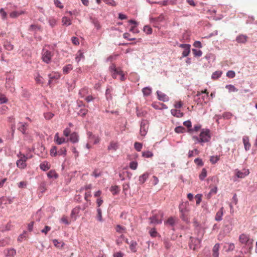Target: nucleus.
<instances>
[{"instance_id":"obj_1","label":"nucleus","mask_w":257,"mask_h":257,"mask_svg":"<svg viewBox=\"0 0 257 257\" xmlns=\"http://www.w3.org/2000/svg\"><path fill=\"white\" fill-rule=\"evenodd\" d=\"M239 242L242 246L248 249L249 252L252 248L253 239L251 238L249 235L242 233L239 236Z\"/></svg>"},{"instance_id":"obj_2","label":"nucleus","mask_w":257,"mask_h":257,"mask_svg":"<svg viewBox=\"0 0 257 257\" xmlns=\"http://www.w3.org/2000/svg\"><path fill=\"white\" fill-rule=\"evenodd\" d=\"M109 70L113 78L116 79L117 75H119L121 81H124L125 79L124 74L121 69L119 67H116L115 64H112L109 66Z\"/></svg>"},{"instance_id":"obj_3","label":"nucleus","mask_w":257,"mask_h":257,"mask_svg":"<svg viewBox=\"0 0 257 257\" xmlns=\"http://www.w3.org/2000/svg\"><path fill=\"white\" fill-rule=\"evenodd\" d=\"M211 138L210 131L208 129L203 130L199 135V137L193 136V139L197 143H204L208 142Z\"/></svg>"},{"instance_id":"obj_4","label":"nucleus","mask_w":257,"mask_h":257,"mask_svg":"<svg viewBox=\"0 0 257 257\" xmlns=\"http://www.w3.org/2000/svg\"><path fill=\"white\" fill-rule=\"evenodd\" d=\"M53 56V54L51 51L45 49H43L42 52V59L44 62L47 64L50 63Z\"/></svg>"},{"instance_id":"obj_5","label":"nucleus","mask_w":257,"mask_h":257,"mask_svg":"<svg viewBox=\"0 0 257 257\" xmlns=\"http://www.w3.org/2000/svg\"><path fill=\"white\" fill-rule=\"evenodd\" d=\"M19 159L17 161V166L20 169H24L27 166L26 161L28 158L24 154L21 153L18 155Z\"/></svg>"},{"instance_id":"obj_6","label":"nucleus","mask_w":257,"mask_h":257,"mask_svg":"<svg viewBox=\"0 0 257 257\" xmlns=\"http://www.w3.org/2000/svg\"><path fill=\"white\" fill-rule=\"evenodd\" d=\"M149 127V122L147 120H143L140 125V135L144 137L146 135Z\"/></svg>"},{"instance_id":"obj_7","label":"nucleus","mask_w":257,"mask_h":257,"mask_svg":"<svg viewBox=\"0 0 257 257\" xmlns=\"http://www.w3.org/2000/svg\"><path fill=\"white\" fill-rule=\"evenodd\" d=\"M200 240L198 238L190 237V242L189 243V247L190 249L196 250L199 246Z\"/></svg>"},{"instance_id":"obj_8","label":"nucleus","mask_w":257,"mask_h":257,"mask_svg":"<svg viewBox=\"0 0 257 257\" xmlns=\"http://www.w3.org/2000/svg\"><path fill=\"white\" fill-rule=\"evenodd\" d=\"M163 214L162 212H159L158 214H156L150 218L151 223L160 224L162 222Z\"/></svg>"},{"instance_id":"obj_9","label":"nucleus","mask_w":257,"mask_h":257,"mask_svg":"<svg viewBox=\"0 0 257 257\" xmlns=\"http://www.w3.org/2000/svg\"><path fill=\"white\" fill-rule=\"evenodd\" d=\"M249 173L248 169H243L242 171L235 170V175L239 178H243Z\"/></svg>"},{"instance_id":"obj_10","label":"nucleus","mask_w":257,"mask_h":257,"mask_svg":"<svg viewBox=\"0 0 257 257\" xmlns=\"http://www.w3.org/2000/svg\"><path fill=\"white\" fill-rule=\"evenodd\" d=\"M48 77L49 78L48 85H50L53 80L59 79L60 78V75L58 72H52L48 75Z\"/></svg>"},{"instance_id":"obj_11","label":"nucleus","mask_w":257,"mask_h":257,"mask_svg":"<svg viewBox=\"0 0 257 257\" xmlns=\"http://www.w3.org/2000/svg\"><path fill=\"white\" fill-rule=\"evenodd\" d=\"M180 211L181 212V218L183 220L185 221H188V212L189 210L186 208L183 209L181 207H180Z\"/></svg>"},{"instance_id":"obj_12","label":"nucleus","mask_w":257,"mask_h":257,"mask_svg":"<svg viewBox=\"0 0 257 257\" xmlns=\"http://www.w3.org/2000/svg\"><path fill=\"white\" fill-rule=\"evenodd\" d=\"M4 253L7 257H14L16 254V251L14 248H7L4 250Z\"/></svg>"},{"instance_id":"obj_13","label":"nucleus","mask_w":257,"mask_h":257,"mask_svg":"<svg viewBox=\"0 0 257 257\" xmlns=\"http://www.w3.org/2000/svg\"><path fill=\"white\" fill-rule=\"evenodd\" d=\"M248 39V37L246 35L240 34L238 35L236 38V41L238 43H245Z\"/></svg>"},{"instance_id":"obj_14","label":"nucleus","mask_w":257,"mask_h":257,"mask_svg":"<svg viewBox=\"0 0 257 257\" xmlns=\"http://www.w3.org/2000/svg\"><path fill=\"white\" fill-rule=\"evenodd\" d=\"M28 125L27 123L19 122L18 123V130L21 132L23 134H26L27 128Z\"/></svg>"},{"instance_id":"obj_15","label":"nucleus","mask_w":257,"mask_h":257,"mask_svg":"<svg viewBox=\"0 0 257 257\" xmlns=\"http://www.w3.org/2000/svg\"><path fill=\"white\" fill-rule=\"evenodd\" d=\"M157 94L158 95V98L160 100L163 101H167L169 100V97L161 91H157Z\"/></svg>"},{"instance_id":"obj_16","label":"nucleus","mask_w":257,"mask_h":257,"mask_svg":"<svg viewBox=\"0 0 257 257\" xmlns=\"http://www.w3.org/2000/svg\"><path fill=\"white\" fill-rule=\"evenodd\" d=\"M51 167L50 164L47 161H44L42 162L40 165V169L44 171H46L48 170Z\"/></svg>"},{"instance_id":"obj_17","label":"nucleus","mask_w":257,"mask_h":257,"mask_svg":"<svg viewBox=\"0 0 257 257\" xmlns=\"http://www.w3.org/2000/svg\"><path fill=\"white\" fill-rule=\"evenodd\" d=\"M220 248V245L219 243H216L212 249V256L213 257L219 256V249Z\"/></svg>"},{"instance_id":"obj_18","label":"nucleus","mask_w":257,"mask_h":257,"mask_svg":"<svg viewBox=\"0 0 257 257\" xmlns=\"http://www.w3.org/2000/svg\"><path fill=\"white\" fill-rule=\"evenodd\" d=\"M79 136L76 132H73L70 136L69 141L73 143H76L78 142Z\"/></svg>"},{"instance_id":"obj_19","label":"nucleus","mask_w":257,"mask_h":257,"mask_svg":"<svg viewBox=\"0 0 257 257\" xmlns=\"http://www.w3.org/2000/svg\"><path fill=\"white\" fill-rule=\"evenodd\" d=\"M223 210H224V208L223 207H222L221 208H220V209L217 212L216 215H215V220L217 221H220L222 220V216L223 214Z\"/></svg>"},{"instance_id":"obj_20","label":"nucleus","mask_w":257,"mask_h":257,"mask_svg":"<svg viewBox=\"0 0 257 257\" xmlns=\"http://www.w3.org/2000/svg\"><path fill=\"white\" fill-rule=\"evenodd\" d=\"M171 112L173 116L177 117H181L184 115L183 113L181 112L180 110L176 108L171 109Z\"/></svg>"},{"instance_id":"obj_21","label":"nucleus","mask_w":257,"mask_h":257,"mask_svg":"<svg viewBox=\"0 0 257 257\" xmlns=\"http://www.w3.org/2000/svg\"><path fill=\"white\" fill-rule=\"evenodd\" d=\"M224 248L227 252L232 251L235 248V245L233 243H227L224 245Z\"/></svg>"},{"instance_id":"obj_22","label":"nucleus","mask_w":257,"mask_h":257,"mask_svg":"<svg viewBox=\"0 0 257 257\" xmlns=\"http://www.w3.org/2000/svg\"><path fill=\"white\" fill-rule=\"evenodd\" d=\"M118 145L117 142L111 141L108 146L107 149L108 150L116 151L118 149Z\"/></svg>"},{"instance_id":"obj_23","label":"nucleus","mask_w":257,"mask_h":257,"mask_svg":"<svg viewBox=\"0 0 257 257\" xmlns=\"http://www.w3.org/2000/svg\"><path fill=\"white\" fill-rule=\"evenodd\" d=\"M243 143L244 146V149L246 151L249 150L250 147V144L249 143L248 138L247 137H244L243 138Z\"/></svg>"},{"instance_id":"obj_24","label":"nucleus","mask_w":257,"mask_h":257,"mask_svg":"<svg viewBox=\"0 0 257 257\" xmlns=\"http://www.w3.org/2000/svg\"><path fill=\"white\" fill-rule=\"evenodd\" d=\"M47 176L49 178L57 179L58 178L59 176L55 170H51L47 173Z\"/></svg>"},{"instance_id":"obj_25","label":"nucleus","mask_w":257,"mask_h":257,"mask_svg":"<svg viewBox=\"0 0 257 257\" xmlns=\"http://www.w3.org/2000/svg\"><path fill=\"white\" fill-rule=\"evenodd\" d=\"M124 240V235L123 234H120L119 236H117L116 239V243L118 245H121Z\"/></svg>"},{"instance_id":"obj_26","label":"nucleus","mask_w":257,"mask_h":257,"mask_svg":"<svg viewBox=\"0 0 257 257\" xmlns=\"http://www.w3.org/2000/svg\"><path fill=\"white\" fill-rule=\"evenodd\" d=\"M115 230L117 232L122 234L126 232V228L120 225H117L115 226Z\"/></svg>"},{"instance_id":"obj_27","label":"nucleus","mask_w":257,"mask_h":257,"mask_svg":"<svg viewBox=\"0 0 257 257\" xmlns=\"http://www.w3.org/2000/svg\"><path fill=\"white\" fill-rule=\"evenodd\" d=\"M148 177L149 173H145L142 175L140 176L139 179L140 183L143 184L148 179Z\"/></svg>"},{"instance_id":"obj_28","label":"nucleus","mask_w":257,"mask_h":257,"mask_svg":"<svg viewBox=\"0 0 257 257\" xmlns=\"http://www.w3.org/2000/svg\"><path fill=\"white\" fill-rule=\"evenodd\" d=\"M53 242L56 247L59 248H62L64 245V243L63 241H59L57 239H53Z\"/></svg>"},{"instance_id":"obj_29","label":"nucleus","mask_w":257,"mask_h":257,"mask_svg":"<svg viewBox=\"0 0 257 257\" xmlns=\"http://www.w3.org/2000/svg\"><path fill=\"white\" fill-rule=\"evenodd\" d=\"M137 243L135 241H132L130 244V248L133 252L137 251Z\"/></svg>"},{"instance_id":"obj_30","label":"nucleus","mask_w":257,"mask_h":257,"mask_svg":"<svg viewBox=\"0 0 257 257\" xmlns=\"http://www.w3.org/2000/svg\"><path fill=\"white\" fill-rule=\"evenodd\" d=\"M89 90L88 88L84 87L81 89L79 92V94L80 95L81 97H84L88 94Z\"/></svg>"},{"instance_id":"obj_31","label":"nucleus","mask_w":257,"mask_h":257,"mask_svg":"<svg viewBox=\"0 0 257 257\" xmlns=\"http://www.w3.org/2000/svg\"><path fill=\"white\" fill-rule=\"evenodd\" d=\"M142 92L145 96H149L152 93V88L150 87H146L142 89Z\"/></svg>"},{"instance_id":"obj_32","label":"nucleus","mask_w":257,"mask_h":257,"mask_svg":"<svg viewBox=\"0 0 257 257\" xmlns=\"http://www.w3.org/2000/svg\"><path fill=\"white\" fill-rule=\"evenodd\" d=\"M62 22L63 25L69 26L71 24V20L70 19L67 17L62 18Z\"/></svg>"},{"instance_id":"obj_33","label":"nucleus","mask_w":257,"mask_h":257,"mask_svg":"<svg viewBox=\"0 0 257 257\" xmlns=\"http://www.w3.org/2000/svg\"><path fill=\"white\" fill-rule=\"evenodd\" d=\"M89 135V138L90 140L93 139L94 140V144H96L98 143L100 141V139L98 137H95L92 135V134L90 132L88 133Z\"/></svg>"},{"instance_id":"obj_34","label":"nucleus","mask_w":257,"mask_h":257,"mask_svg":"<svg viewBox=\"0 0 257 257\" xmlns=\"http://www.w3.org/2000/svg\"><path fill=\"white\" fill-rule=\"evenodd\" d=\"M80 209L79 207H76L73 208L71 213V216L72 218L74 217V219L75 220V216L78 214L79 212Z\"/></svg>"},{"instance_id":"obj_35","label":"nucleus","mask_w":257,"mask_h":257,"mask_svg":"<svg viewBox=\"0 0 257 257\" xmlns=\"http://www.w3.org/2000/svg\"><path fill=\"white\" fill-rule=\"evenodd\" d=\"M190 47L191 46L190 45H189V46H188L187 47L184 49V50L182 52L183 57H186L189 55L190 52Z\"/></svg>"},{"instance_id":"obj_36","label":"nucleus","mask_w":257,"mask_h":257,"mask_svg":"<svg viewBox=\"0 0 257 257\" xmlns=\"http://www.w3.org/2000/svg\"><path fill=\"white\" fill-rule=\"evenodd\" d=\"M221 71H217L212 74L211 77L213 79H217V78H219L221 76Z\"/></svg>"},{"instance_id":"obj_37","label":"nucleus","mask_w":257,"mask_h":257,"mask_svg":"<svg viewBox=\"0 0 257 257\" xmlns=\"http://www.w3.org/2000/svg\"><path fill=\"white\" fill-rule=\"evenodd\" d=\"M142 156L145 158H151L153 156V153L149 151L143 152L142 153Z\"/></svg>"},{"instance_id":"obj_38","label":"nucleus","mask_w":257,"mask_h":257,"mask_svg":"<svg viewBox=\"0 0 257 257\" xmlns=\"http://www.w3.org/2000/svg\"><path fill=\"white\" fill-rule=\"evenodd\" d=\"M201 128V125L199 124H197L194 126L193 128H189L188 130V132L190 134L193 133L194 132H198Z\"/></svg>"},{"instance_id":"obj_39","label":"nucleus","mask_w":257,"mask_h":257,"mask_svg":"<svg viewBox=\"0 0 257 257\" xmlns=\"http://www.w3.org/2000/svg\"><path fill=\"white\" fill-rule=\"evenodd\" d=\"M207 176V171L205 168H203L202 170V171L199 175V179L201 180H204V179Z\"/></svg>"},{"instance_id":"obj_40","label":"nucleus","mask_w":257,"mask_h":257,"mask_svg":"<svg viewBox=\"0 0 257 257\" xmlns=\"http://www.w3.org/2000/svg\"><path fill=\"white\" fill-rule=\"evenodd\" d=\"M8 101V98L6 97L5 94L0 93V104H3L7 103Z\"/></svg>"},{"instance_id":"obj_41","label":"nucleus","mask_w":257,"mask_h":257,"mask_svg":"<svg viewBox=\"0 0 257 257\" xmlns=\"http://www.w3.org/2000/svg\"><path fill=\"white\" fill-rule=\"evenodd\" d=\"M73 68L72 65L71 64H69L66 65L63 68V72L64 73L67 74L69 72L70 70H71Z\"/></svg>"},{"instance_id":"obj_42","label":"nucleus","mask_w":257,"mask_h":257,"mask_svg":"<svg viewBox=\"0 0 257 257\" xmlns=\"http://www.w3.org/2000/svg\"><path fill=\"white\" fill-rule=\"evenodd\" d=\"M23 13V12H19L17 11H14L10 14V16L11 18H15Z\"/></svg>"},{"instance_id":"obj_43","label":"nucleus","mask_w":257,"mask_h":257,"mask_svg":"<svg viewBox=\"0 0 257 257\" xmlns=\"http://www.w3.org/2000/svg\"><path fill=\"white\" fill-rule=\"evenodd\" d=\"M4 47L7 50L9 51H11L14 48V46L9 42H5L4 44Z\"/></svg>"},{"instance_id":"obj_44","label":"nucleus","mask_w":257,"mask_h":257,"mask_svg":"<svg viewBox=\"0 0 257 257\" xmlns=\"http://www.w3.org/2000/svg\"><path fill=\"white\" fill-rule=\"evenodd\" d=\"M50 155L51 156L55 157L57 155H58V151L56 147H53L51 148L50 150Z\"/></svg>"},{"instance_id":"obj_45","label":"nucleus","mask_w":257,"mask_h":257,"mask_svg":"<svg viewBox=\"0 0 257 257\" xmlns=\"http://www.w3.org/2000/svg\"><path fill=\"white\" fill-rule=\"evenodd\" d=\"M97 220L99 221H102V212L100 208H98L97 209Z\"/></svg>"},{"instance_id":"obj_46","label":"nucleus","mask_w":257,"mask_h":257,"mask_svg":"<svg viewBox=\"0 0 257 257\" xmlns=\"http://www.w3.org/2000/svg\"><path fill=\"white\" fill-rule=\"evenodd\" d=\"M175 131L177 133H183L185 131V128L183 126H179L175 128Z\"/></svg>"},{"instance_id":"obj_47","label":"nucleus","mask_w":257,"mask_h":257,"mask_svg":"<svg viewBox=\"0 0 257 257\" xmlns=\"http://www.w3.org/2000/svg\"><path fill=\"white\" fill-rule=\"evenodd\" d=\"M226 88L228 89L229 92H236L238 90L237 89L232 85H227L226 86Z\"/></svg>"},{"instance_id":"obj_48","label":"nucleus","mask_w":257,"mask_h":257,"mask_svg":"<svg viewBox=\"0 0 257 257\" xmlns=\"http://www.w3.org/2000/svg\"><path fill=\"white\" fill-rule=\"evenodd\" d=\"M103 2L107 5L113 7L116 6V4L114 0H103Z\"/></svg>"},{"instance_id":"obj_49","label":"nucleus","mask_w":257,"mask_h":257,"mask_svg":"<svg viewBox=\"0 0 257 257\" xmlns=\"http://www.w3.org/2000/svg\"><path fill=\"white\" fill-rule=\"evenodd\" d=\"M142 144L140 143L136 142L134 144L135 149L138 152L141 151L142 148Z\"/></svg>"},{"instance_id":"obj_50","label":"nucleus","mask_w":257,"mask_h":257,"mask_svg":"<svg viewBox=\"0 0 257 257\" xmlns=\"http://www.w3.org/2000/svg\"><path fill=\"white\" fill-rule=\"evenodd\" d=\"M67 154V150L65 148H62L58 151V155L66 156Z\"/></svg>"},{"instance_id":"obj_51","label":"nucleus","mask_w":257,"mask_h":257,"mask_svg":"<svg viewBox=\"0 0 257 257\" xmlns=\"http://www.w3.org/2000/svg\"><path fill=\"white\" fill-rule=\"evenodd\" d=\"M219 160L218 156H211L210 159V161L212 164H215Z\"/></svg>"},{"instance_id":"obj_52","label":"nucleus","mask_w":257,"mask_h":257,"mask_svg":"<svg viewBox=\"0 0 257 257\" xmlns=\"http://www.w3.org/2000/svg\"><path fill=\"white\" fill-rule=\"evenodd\" d=\"M144 31L147 34H150L152 33V29L148 26H145L144 27Z\"/></svg>"},{"instance_id":"obj_53","label":"nucleus","mask_w":257,"mask_h":257,"mask_svg":"<svg viewBox=\"0 0 257 257\" xmlns=\"http://www.w3.org/2000/svg\"><path fill=\"white\" fill-rule=\"evenodd\" d=\"M27 185V181H21L18 184V186L20 188H25Z\"/></svg>"},{"instance_id":"obj_54","label":"nucleus","mask_w":257,"mask_h":257,"mask_svg":"<svg viewBox=\"0 0 257 257\" xmlns=\"http://www.w3.org/2000/svg\"><path fill=\"white\" fill-rule=\"evenodd\" d=\"M49 23L51 27H53L56 25L57 20L53 18H50V19L49 20Z\"/></svg>"},{"instance_id":"obj_55","label":"nucleus","mask_w":257,"mask_h":257,"mask_svg":"<svg viewBox=\"0 0 257 257\" xmlns=\"http://www.w3.org/2000/svg\"><path fill=\"white\" fill-rule=\"evenodd\" d=\"M226 76L228 78H233L235 77V73L234 71L230 70L226 73Z\"/></svg>"},{"instance_id":"obj_56","label":"nucleus","mask_w":257,"mask_h":257,"mask_svg":"<svg viewBox=\"0 0 257 257\" xmlns=\"http://www.w3.org/2000/svg\"><path fill=\"white\" fill-rule=\"evenodd\" d=\"M166 223L171 226H173L175 224V219L173 217H170L167 219Z\"/></svg>"},{"instance_id":"obj_57","label":"nucleus","mask_w":257,"mask_h":257,"mask_svg":"<svg viewBox=\"0 0 257 257\" xmlns=\"http://www.w3.org/2000/svg\"><path fill=\"white\" fill-rule=\"evenodd\" d=\"M192 51H193V54L195 56L200 57L202 54V52L201 50H198L194 49L192 50Z\"/></svg>"},{"instance_id":"obj_58","label":"nucleus","mask_w":257,"mask_h":257,"mask_svg":"<svg viewBox=\"0 0 257 257\" xmlns=\"http://www.w3.org/2000/svg\"><path fill=\"white\" fill-rule=\"evenodd\" d=\"M54 114L50 112L44 113V117L47 119H51L54 116Z\"/></svg>"},{"instance_id":"obj_59","label":"nucleus","mask_w":257,"mask_h":257,"mask_svg":"<svg viewBox=\"0 0 257 257\" xmlns=\"http://www.w3.org/2000/svg\"><path fill=\"white\" fill-rule=\"evenodd\" d=\"M61 221L65 224H69L70 221L68 220V218L66 216H63L61 218Z\"/></svg>"},{"instance_id":"obj_60","label":"nucleus","mask_w":257,"mask_h":257,"mask_svg":"<svg viewBox=\"0 0 257 257\" xmlns=\"http://www.w3.org/2000/svg\"><path fill=\"white\" fill-rule=\"evenodd\" d=\"M83 57H84V56H83L82 53H81L80 51H79V52H78V53L77 54V56L75 58V60L77 62H79L80 61V60H81V58Z\"/></svg>"},{"instance_id":"obj_61","label":"nucleus","mask_w":257,"mask_h":257,"mask_svg":"<svg viewBox=\"0 0 257 257\" xmlns=\"http://www.w3.org/2000/svg\"><path fill=\"white\" fill-rule=\"evenodd\" d=\"M150 235L152 237H156L157 235V232L154 228H151L149 231Z\"/></svg>"},{"instance_id":"obj_62","label":"nucleus","mask_w":257,"mask_h":257,"mask_svg":"<svg viewBox=\"0 0 257 257\" xmlns=\"http://www.w3.org/2000/svg\"><path fill=\"white\" fill-rule=\"evenodd\" d=\"M138 167V163L136 162L133 161L130 163V167L133 170H136Z\"/></svg>"},{"instance_id":"obj_63","label":"nucleus","mask_w":257,"mask_h":257,"mask_svg":"<svg viewBox=\"0 0 257 257\" xmlns=\"http://www.w3.org/2000/svg\"><path fill=\"white\" fill-rule=\"evenodd\" d=\"M194 153L196 154H197L198 153V151L196 149H195L191 151H189L188 153V157L191 158L193 157L194 156Z\"/></svg>"},{"instance_id":"obj_64","label":"nucleus","mask_w":257,"mask_h":257,"mask_svg":"<svg viewBox=\"0 0 257 257\" xmlns=\"http://www.w3.org/2000/svg\"><path fill=\"white\" fill-rule=\"evenodd\" d=\"M42 77L38 75L36 78H35V81H36L37 83L42 84H43V82L42 81Z\"/></svg>"}]
</instances>
